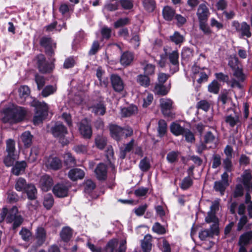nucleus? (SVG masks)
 Instances as JSON below:
<instances>
[{"label":"nucleus","instance_id":"1","mask_svg":"<svg viewBox=\"0 0 252 252\" xmlns=\"http://www.w3.org/2000/svg\"><path fill=\"white\" fill-rule=\"evenodd\" d=\"M3 113L4 122L14 123L23 120L27 114V111L24 108L12 106L4 108Z\"/></svg>","mask_w":252,"mask_h":252},{"label":"nucleus","instance_id":"2","mask_svg":"<svg viewBox=\"0 0 252 252\" xmlns=\"http://www.w3.org/2000/svg\"><path fill=\"white\" fill-rule=\"evenodd\" d=\"M210 12L204 3H201L197 9L196 15L199 22V28L205 35H211L213 32L207 24Z\"/></svg>","mask_w":252,"mask_h":252},{"label":"nucleus","instance_id":"3","mask_svg":"<svg viewBox=\"0 0 252 252\" xmlns=\"http://www.w3.org/2000/svg\"><path fill=\"white\" fill-rule=\"evenodd\" d=\"M30 105L35 109L33 122L35 125H38L42 123L47 116L49 106L45 102L39 101L36 99H33L30 103Z\"/></svg>","mask_w":252,"mask_h":252},{"label":"nucleus","instance_id":"4","mask_svg":"<svg viewBox=\"0 0 252 252\" xmlns=\"http://www.w3.org/2000/svg\"><path fill=\"white\" fill-rule=\"evenodd\" d=\"M36 60L37 68L41 73H50L55 68L53 63V62L55 61L54 58L52 59L51 62H49L43 54H39L36 56Z\"/></svg>","mask_w":252,"mask_h":252},{"label":"nucleus","instance_id":"5","mask_svg":"<svg viewBox=\"0 0 252 252\" xmlns=\"http://www.w3.org/2000/svg\"><path fill=\"white\" fill-rule=\"evenodd\" d=\"M39 45L44 49V52L49 59L55 56L54 50L56 48V43L52 37L47 36L41 37L39 40Z\"/></svg>","mask_w":252,"mask_h":252},{"label":"nucleus","instance_id":"6","mask_svg":"<svg viewBox=\"0 0 252 252\" xmlns=\"http://www.w3.org/2000/svg\"><path fill=\"white\" fill-rule=\"evenodd\" d=\"M231 26L241 36H245L247 38H250L252 36L250 25L246 22L244 21L240 23L237 20H234L231 23Z\"/></svg>","mask_w":252,"mask_h":252},{"label":"nucleus","instance_id":"7","mask_svg":"<svg viewBox=\"0 0 252 252\" xmlns=\"http://www.w3.org/2000/svg\"><path fill=\"white\" fill-rule=\"evenodd\" d=\"M52 132L55 137L59 139L60 142L63 145L67 144L68 141L64 138L65 135L67 133L66 127L61 123H57L52 128Z\"/></svg>","mask_w":252,"mask_h":252},{"label":"nucleus","instance_id":"8","mask_svg":"<svg viewBox=\"0 0 252 252\" xmlns=\"http://www.w3.org/2000/svg\"><path fill=\"white\" fill-rule=\"evenodd\" d=\"M220 202V199H217L212 202L210 210L208 212L207 215L205 218V221L206 222L217 223L219 224V219L217 217L216 214L219 209Z\"/></svg>","mask_w":252,"mask_h":252},{"label":"nucleus","instance_id":"9","mask_svg":"<svg viewBox=\"0 0 252 252\" xmlns=\"http://www.w3.org/2000/svg\"><path fill=\"white\" fill-rule=\"evenodd\" d=\"M18 209L16 207H13L8 212V214L6 218V221L7 223L13 222V228H15L19 226L22 222V217L17 215Z\"/></svg>","mask_w":252,"mask_h":252},{"label":"nucleus","instance_id":"10","mask_svg":"<svg viewBox=\"0 0 252 252\" xmlns=\"http://www.w3.org/2000/svg\"><path fill=\"white\" fill-rule=\"evenodd\" d=\"M173 101L168 98H161L160 99V105L163 115L167 117L173 118L175 114L172 112L173 109Z\"/></svg>","mask_w":252,"mask_h":252},{"label":"nucleus","instance_id":"11","mask_svg":"<svg viewBox=\"0 0 252 252\" xmlns=\"http://www.w3.org/2000/svg\"><path fill=\"white\" fill-rule=\"evenodd\" d=\"M219 233V224L213 223L210 229H205L201 231L199 234L200 239L205 240L207 238L212 237L214 235H218Z\"/></svg>","mask_w":252,"mask_h":252},{"label":"nucleus","instance_id":"12","mask_svg":"<svg viewBox=\"0 0 252 252\" xmlns=\"http://www.w3.org/2000/svg\"><path fill=\"white\" fill-rule=\"evenodd\" d=\"M167 80H159L155 86L154 91L156 94L166 95L170 89V83L166 82Z\"/></svg>","mask_w":252,"mask_h":252},{"label":"nucleus","instance_id":"13","mask_svg":"<svg viewBox=\"0 0 252 252\" xmlns=\"http://www.w3.org/2000/svg\"><path fill=\"white\" fill-rule=\"evenodd\" d=\"M192 77H199L198 79H208L211 74L210 69L208 68H200L198 66H193L192 68Z\"/></svg>","mask_w":252,"mask_h":252},{"label":"nucleus","instance_id":"14","mask_svg":"<svg viewBox=\"0 0 252 252\" xmlns=\"http://www.w3.org/2000/svg\"><path fill=\"white\" fill-rule=\"evenodd\" d=\"M79 130L81 135L86 139H89L92 135V130L90 124L86 119L83 120L80 123Z\"/></svg>","mask_w":252,"mask_h":252},{"label":"nucleus","instance_id":"15","mask_svg":"<svg viewBox=\"0 0 252 252\" xmlns=\"http://www.w3.org/2000/svg\"><path fill=\"white\" fill-rule=\"evenodd\" d=\"M44 165L48 169L56 170L62 167V163L61 160L58 158L50 157L45 158Z\"/></svg>","mask_w":252,"mask_h":252},{"label":"nucleus","instance_id":"16","mask_svg":"<svg viewBox=\"0 0 252 252\" xmlns=\"http://www.w3.org/2000/svg\"><path fill=\"white\" fill-rule=\"evenodd\" d=\"M69 186L64 184H58L53 188L54 194L58 197H64L68 195Z\"/></svg>","mask_w":252,"mask_h":252},{"label":"nucleus","instance_id":"17","mask_svg":"<svg viewBox=\"0 0 252 252\" xmlns=\"http://www.w3.org/2000/svg\"><path fill=\"white\" fill-rule=\"evenodd\" d=\"M148 61L144 60L141 62V65L143 66L144 74L143 76L146 79H150V76L153 75L155 73L156 66L155 65L148 63ZM138 76L142 77V75H139Z\"/></svg>","mask_w":252,"mask_h":252},{"label":"nucleus","instance_id":"18","mask_svg":"<svg viewBox=\"0 0 252 252\" xmlns=\"http://www.w3.org/2000/svg\"><path fill=\"white\" fill-rule=\"evenodd\" d=\"M53 185V180L48 175H43L40 178L39 186L41 189L44 191L49 190Z\"/></svg>","mask_w":252,"mask_h":252},{"label":"nucleus","instance_id":"19","mask_svg":"<svg viewBox=\"0 0 252 252\" xmlns=\"http://www.w3.org/2000/svg\"><path fill=\"white\" fill-rule=\"evenodd\" d=\"M162 14L163 19L168 22L172 21L175 16L176 10L172 7L166 5L165 6L162 11Z\"/></svg>","mask_w":252,"mask_h":252},{"label":"nucleus","instance_id":"20","mask_svg":"<svg viewBox=\"0 0 252 252\" xmlns=\"http://www.w3.org/2000/svg\"><path fill=\"white\" fill-rule=\"evenodd\" d=\"M238 245L245 246L252 245V230L246 231L240 236Z\"/></svg>","mask_w":252,"mask_h":252},{"label":"nucleus","instance_id":"21","mask_svg":"<svg viewBox=\"0 0 252 252\" xmlns=\"http://www.w3.org/2000/svg\"><path fill=\"white\" fill-rule=\"evenodd\" d=\"M107 168L104 163H99L95 170L96 178L99 180H105L107 177Z\"/></svg>","mask_w":252,"mask_h":252},{"label":"nucleus","instance_id":"22","mask_svg":"<svg viewBox=\"0 0 252 252\" xmlns=\"http://www.w3.org/2000/svg\"><path fill=\"white\" fill-rule=\"evenodd\" d=\"M110 130L112 137L116 140H119L121 137L123 136L124 129L120 126L111 125L110 126Z\"/></svg>","mask_w":252,"mask_h":252},{"label":"nucleus","instance_id":"23","mask_svg":"<svg viewBox=\"0 0 252 252\" xmlns=\"http://www.w3.org/2000/svg\"><path fill=\"white\" fill-rule=\"evenodd\" d=\"M68 177L72 181L83 178L85 173L83 170L79 168H73L68 172Z\"/></svg>","mask_w":252,"mask_h":252},{"label":"nucleus","instance_id":"24","mask_svg":"<svg viewBox=\"0 0 252 252\" xmlns=\"http://www.w3.org/2000/svg\"><path fill=\"white\" fill-rule=\"evenodd\" d=\"M133 60V54L128 51L124 52L120 58V63L123 66H128Z\"/></svg>","mask_w":252,"mask_h":252},{"label":"nucleus","instance_id":"25","mask_svg":"<svg viewBox=\"0 0 252 252\" xmlns=\"http://www.w3.org/2000/svg\"><path fill=\"white\" fill-rule=\"evenodd\" d=\"M23 192L26 193L29 200H33L36 198L37 189L32 184H29Z\"/></svg>","mask_w":252,"mask_h":252},{"label":"nucleus","instance_id":"26","mask_svg":"<svg viewBox=\"0 0 252 252\" xmlns=\"http://www.w3.org/2000/svg\"><path fill=\"white\" fill-rule=\"evenodd\" d=\"M27 163L25 161L17 162L12 169L13 174L19 175L24 172Z\"/></svg>","mask_w":252,"mask_h":252},{"label":"nucleus","instance_id":"27","mask_svg":"<svg viewBox=\"0 0 252 252\" xmlns=\"http://www.w3.org/2000/svg\"><path fill=\"white\" fill-rule=\"evenodd\" d=\"M171 132L176 136L183 135L185 128L181 126L178 123H172L170 126Z\"/></svg>","mask_w":252,"mask_h":252},{"label":"nucleus","instance_id":"28","mask_svg":"<svg viewBox=\"0 0 252 252\" xmlns=\"http://www.w3.org/2000/svg\"><path fill=\"white\" fill-rule=\"evenodd\" d=\"M32 136L29 131L23 132L20 137L22 142L26 147H30L32 143Z\"/></svg>","mask_w":252,"mask_h":252},{"label":"nucleus","instance_id":"29","mask_svg":"<svg viewBox=\"0 0 252 252\" xmlns=\"http://www.w3.org/2000/svg\"><path fill=\"white\" fill-rule=\"evenodd\" d=\"M19 93L20 97L21 99V103H24L26 98H29V94L30 90L29 88L27 86H22L19 89Z\"/></svg>","mask_w":252,"mask_h":252},{"label":"nucleus","instance_id":"30","mask_svg":"<svg viewBox=\"0 0 252 252\" xmlns=\"http://www.w3.org/2000/svg\"><path fill=\"white\" fill-rule=\"evenodd\" d=\"M46 233L45 230L42 227H39L36 230V239L38 246L41 245L45 241Z\"/></svg>","mask_w":252,"mask_h":252},{"label":"nucleus","instance_id":"31","mask_svg":"<svg viewBox=\"0 0 252 252\" xmlns=\"http://www.w3.org/2000/svg\"><path fill=\"white\" fill-rule=\"evenodd\" d=\"M242 182L246 188L249 189L252 187L251 180L252 176L251 174L248 171H245L242 176Z\"/></svg>","mask_w":252,"mask_h":252},{"label":"nucleus","instance_id":"32","mask_svg":"<svg viewBox=\"0 0 252 252\" xmlns=\"http://www.w3.org/2000/svg\"><path fill=\"white\" fill-rule=\"evenodd\" d=\"M96 115H103L106 112V108L103 103L99 102L89 108Z\"/></svg>","mask_w":252,"mask_h":252},{"label":"nucleus","instance_id":"33","mask_svg":"<svg viewBox=\"0 0 252 252\" xmlns=\"http://www.w3.org/2000/svg\"><path fill=\"white\" fill-rule=\"evenodd\" d=\"M137 110V107L134 105H131L128 107H124L121 109V116L123 117H129L135 114Z\"/></svg>","mask_w":252,"mask_h":252},{"label":"nucleus","instance_id":"34","mask_svg":"<svg viewBox=\"0 0 252 252\" xmlns=\"http://www.w3.org/2000/svg\"><path fill=\"white\" fill-rule=\"evenodd\" d=\"M151 241V235H146L141 243L142 248L144 252H150L151 251L152 248Z\"/></svg>","mask_w":252,"mask_h":252},{"label":"nucleus","instance_id":"35","mask_svg":"<svg viewBox=\"0 0 252 252\" xmlns=\"http://www.w3.org/2000/svg\"><path fill=\"white\" fill-rule=\"evenodd\" d=\"M29 185L25 179L19 178L16 181L15 188L17 191L23 192Z\"/></svg>","mask_w":252,"mask_h":252},{"label":"nucleus","instance_id":"36","mask_svg":"<svg viewBox=\"0 0 252 252\" xmlns=\"http://www.w3.org/2000/svg\"><path fill=\"white\" fill-rule=\"evenodd\" d=\"M134 140L132 139L124 148H121L120 155L121 158H124L126 157V154L131 150L134 146Z\"/></svg>","mask_w":252,"mask_h":252},{"label":"nucleus","instance_id":"37","mask_svg":"<svg viewBox=\"0 0 252 252\" xmlns=\"http://www.w3.org/2000/svg\"><path fill=\"white\" fill-rule=\"evenodd\" d=\"M142 3L144 9L149 12H153L156 8L155 0H143Z\"/></svg>","mask_w":252,"mask_h":252},{"label":"nucleus","instance_id":"38","mask_svg":"<svg viewBox=\"0 0 252 252\" xmlns=\"http://www.w3.org/2000/svg\"><path fill=\"white\" fill-rule=\"evenodd\" d=\"M95 144L97 148L102 150L107 144V140L104 136L97 135L95 139Z\"/></svg>","mask_w":252,"mask_h":252},{"label":"nucleus","instance_id":"39","mask_svg":"<svg viewBox=\"0 0 252 252\" xmlns=\"http://www.w3.org/2000/svg\"><path fill=\"white\" fill-rule=\"evenodd\" d=\"M56 91L57 87L56 85H48L43 89L41 94L43 97H46L54 94Z\"/></svg>","mask_w":252,"mask_h":252},{"label":"nucleus","instance_id":"40","mask_svg":"<svg viewBox=\"0 0 252 252\" xmlns=\"http://www.w3.org/2000/svg\"><path fill=\"white\" fill-rule=\"evenodd\" d=\"M233 75L237 79H246L247 76L244 73L242 65L241 64L232 70Z\"/></svg>","mask_w":252,"mask_h":252},{"label":"nucleus","instance_id":"41","mask_svg":"<svg viewBox=\"0 0 252 252\" xmlns=\"http://www.w3.org/2000/svg\"><path fill=\"white\" fill-rule=\"evenodd\" d=\"M72 235V232L71 229L68 227H64L61 233V237L63 240L64 241H68L70 238L71 237Z\"/></svg>","mask_w":252,"mask_h":252},{"label":"nucleus","instance_id":"42","mask_svg":"<svg viewBox=\"0 0 252 252\" xmlns=\"http://www.w3.org/2000/svg\"><path fill=\"white\" fill-rule=\"evenodd\" d=\"M39 155V149L37 147H33L31 149V151L28 160L30 162H34L38 158Z\"/></svg>","mask_w":252,"mask_h":252},{"label":"nucleus","instance_id":"43","mask_svg":"<svg viewBox=\"0 0 252 252\" xmlns=\"http://www.w3.org/2000/svg\"><path fill=\"white\" fill-rule=\"evenodd\" d=\"M130 20L128 17L121 18L118 19L114 24L115 29L119 28H124V26L130 24Z\"/></svg>","mask_w":252,"mask_h":252},{"label":"nucleus","instance_id":"44","mask_svg":"<svg viewBox=\"0 0 252 252\" xmlns=\"http://www.w3.org/2000/svg\"><path fill=\"white\" fill-rule=\"evenodd\" d=\"M158 133L160 137L164 136L167 131V124L163 120H160L158 124Z\"/></svg>","mask_w":252,"mask_h":252},{"label":"nucleus","instance_id":"45","mask_svg":"<svg viewBox=\"0 0 252 252\" xmlns=\"http://www.w3.org/2000/svg\"><path fill=\"white\" fill-rule=\"evenodd\" d=\"M225 122L231 127L234 126L239 122V116L234 113L226 117Z\"/></svg>","mask_w":252,"mask_h":252},{"label":"nucleus","instance_id":"46","mask_svg":"<svg viewBox=\"0 0 252 252\" xmlns=\"http://www.w3.org/2000/svg\"><path fill=\"white\" fill-rule=\"evenodd\" d=\"M43 205L47 209H50L54 204L53 196L51 194H47L44 196Z\"/></svg>","mask_w":252,"mask_h":252},{"label":"nucleus","instance_id":"47","mask_svg":"<svg viewBox=\"0 0 252 252\" xmlns=\"http://www.w3.org/2000/svg\"><path fill=\"white\" fill-rule=\"evenodd\" d=\"M228 186L229 184H225L220 181L215 182L214 188L216 191L220 192L221 195H223L226 188Z\"/></svg>","mask_w":252,"mask_h":252},{"label":"nucleus","instance_id":"48","mask_svg":"<svg viewBox=\"0 0 252 252\" xmlns=\"http://www.w3.org/2000/svg\"><path fill=\"white\" fill-rule=\"evenodd\" d=\"M179 53L177 51H174L169 55L170 62L174 65L179 66Z\"/></svg>","mask_w":252,"mask_h":252},{"label":"nucleus","instance_id":"49","mask_svg":"<svg viewBox=\"0 0 252 252\" xmlns=\"http://www.w3.org/2000/svg\"><path fill=\"white\" fill-rule=\"evenodd\" d=\"M170 40L176 45L182 43L184 41V37L178 32H175L173 35L170 36Z\"/></svg>","mask_w":252,"mask_h":252},{"label":"nucleus","instance_id":"50","mask_svg":"<svg viewBox=\"0 0 252 252\" xmlns=\"http://www.w3.org/2000/svg\"><path fill=\"white\" fill-rule=\"evenodd\" d=\"M101 47L98 41L94 40L93 42L91 47L88 52L90 56H93L95 55L98 51L100 49Z\"/></svg>","mask_w":252,"mask_h":252},{"label":"nucleus","instance_id":"51","mask_svg":"<svg viewBox=\"0 0 252 252\" xmlns=\"http://www.w3.org/2000/svg\"><path fill=\"white\" fill-rule=\"evenodd\" d=\"M204 142L205 144H212L215 145L217 139L215 136L210 131L206 133L204 135Z\"/></svg>","mask_w":252,"mask_h":252},{"label":"nucleus","instance_id":"52","mask_svg":"<svg viewBox=\"0 0 252 252\" xmlns=\"http://www.w3.org/2000/svg\"><path fill=\"white\" fill-rule=\"evenodd\" d=\"M113 89L117 92H121L124 89V85L122 80H111Z\"/></svg>","mask_w":252,"mask_h":252},{"label":"nucleus","instance_id":"53","mask_svg":"<svg viewBox=\"0 0 252 252\" xmlns=\"http://www.w3.org/2000/svg\"><path fill=\"white\" fill-rule=\"evenodd\" d=\"M106 157L108 161L111 164V166L114 168V165L112 164V162L114 160V151L111 146H109L107 148L106 151Z\"/></svg>","mask_w":252,"mask_h":252},{"label":"nucleus","instance_id":"54","mask_svg":"<svg viewBox=\"0 0 252 252\" xmlns=\"http://www.w3.org/2000/svg\"><path fill=\"white\" fill-rule=\"evenodd\" d=\"M220 89V85L218 82L214 80L208 86V91L217 94L219 93Z\"/></svg>","mask_w":252,"mask_h":252},{"label":"nucleus","instance_id":"55","mask_svg":"<svg viewBox=\"0 0 252 252\" xmlns=\"http://www.w3.org/2000/svg\"><path fill=\"white\" fill-rule=\"evenodd\" d=\"M15 142L12 139H9L6 141V152L9 155H13L15 152Z\"/></svg>","mask_w":252,"mask_h":252},{"label":"nucleus","instance_id":"56","mask_svg":"<svg viewBox=\"0 0 252 252\" xmlns=\"http://www.w3.org/2000/svg\"><path fill=\"white\" fill-rule=\"evenodd\" d=\"M118 243L117 239H112L110 241L106 247L105 252H113Z\"/></svg>","mask_w":252,"mask_h":252},{"label":"nucleus","instance_id":"57","mask_svg":"<svg viewBox=\"0 0 252 252\" xmlns=\"http://www.w3.org/2000/svg\"><path fill=\"white\" fill-rule=\"evenodd\" d=\"M192 184V180L190 177H185L181 182V188L184 189H187L189 188Z\"/></svg>","mask_w":252,"mask_h":252},{"label":"nucleus","instance_id":"58","mask_svg":"<svg viewBox=\"0 0 252 252\" xmlns=\"http://www.w3.org/2000/svg\"><path fill=\"white\" fill-rule=\"evenodd\" d=\"M193 50L189 47H185L183 48L181 57L183 59H189L192 56Z\"/></svg>","mask_w":252,"mask_h":252},{"label":"nucleus","instance_id":"59","mask_svg":"<svg viewBox=\"0 0 252 252\" xmlns=\"http://www.w3.org/2000/svg\"><path fill=\"white\" fill-rule=\"evenodd\" d=\"M74 151L78 154H86L88 152V147L84 145H78L73 147Z\"/></svg>","mask_w":252,"mask_h":252},{"label":"nucleus","instance_id":"60","mask_svg":"<svg viewBox=\"0 0 252 252\" xmlns=\"http://www.w3.org/2000/svg\"><path fill=\"white\" fill-rule=\"evenodd\" d=\"M119 2L122 7L126 10H130L133 6L132 0H120Z\"/></svg>","mask_w":252,"mask_h":252},{"label":"nucleus","instance_id":"61","mask_svg":"<svg viewBox=\"0 0 252 252\" xmlns=\"http://www.w3.org/2000/svg\"><path fill=\"white\" fill-rule=\"evenodd\" d=\"M152 229L155 232L158 234H162L165 233L164 227L158 222H156L154 224Z\"/></svg>","mask_w":252,"mask_h":252},{"label":"nucleus","instance_id":"62","mask_svg":"<svg viewBox=\"0 0 252 252\" xmlns=\"http://www.w3.org/2000/svg\"><path fill=\"white\" fill-rule=\"evenodd\" d=\"M111 32L112 31L110 28L104 27L101 29V34L103 38L108 40L111 37Z\"/></svg>","mask_w":252,"mask_h":252},{"label":"nucleus","instance_id":"63","mask_svg":"<svg viewBox=\"0 0 252 252\" xmlns=\"http://www.w3.org/2000/svg\"><path fill=\"white\" fill-rule=\"evenodd\" d=\"M75 62L73 57H68L66 58L63 63V68L68 69L72 68L74 66Z\"/></svg>","mask_w":252,"mask_h":252},{"label":"nucleus","instance_id":"64","mask_svg":"<svg viewBox=\"0 0 252 252\" xmlns=\"http://www.w3.org/2000/svg\"><path fill=\"white\" fill-rule=\"evenodd\" d=\"M228 65L233 70L235 69L237 66H238L241 63H240L239 59L237 57H234L229 59L228 61Z\"/></svg>","mask_w":252,"mask_h":252}]
</instances>
